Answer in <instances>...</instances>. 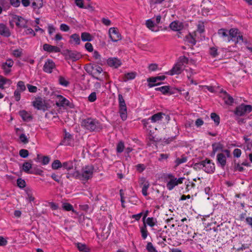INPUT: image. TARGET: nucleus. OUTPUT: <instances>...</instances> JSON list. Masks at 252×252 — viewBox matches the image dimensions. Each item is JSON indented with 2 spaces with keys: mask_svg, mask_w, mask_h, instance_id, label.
Instances as JSON below:
<instances>
[{
  "mask_svg": "<svg viewBox=\"0 0 252 252\" xmlns=\"http://www.w3.org/2000/svg\"><path fill=\"white\" fill-rule=\"evenodd\" d=\"M96 99V94L95 92L92 93L88 96V100L91 102H94Z\"/></svg>",
  "mask_w": 252,
  "mask_h": 252,
  "instance_id": "nucleus-57",
  "label": "nucleus"
},
{
  "mask_svg": "<svg viewBox=\"0 0 252 252\" xmlns=\"http://www.w3.org/2000/svg\"><path fill=\"white\" fill-rule=\"evenodd\" d=\"M109 36L113 42H117L122 38L118 29L116 28H110L109 29Z\"/></svg>",
  "mask_w": 252,
  "mask_h": 252,
  "instance_id": "nucleus-9",
  "label": "nucleus"
},
{
  "mask_svg": "<svg viewBox=\"0 0 252 252\" xmlns=\"http://www.w3.org/2000/svg\"><path fill=\"white\" fill-rule=\"evenodd\" d=\"M241 151L239 149H235L233 151V156L236 158H239L241 155Z\"/></svg>",
  "mask_w": 252,
  "mask_h": 252,
  "instance_id": "nucleus-62",
  "label": "nucleus"
},
{
  "mask_svg": "<svg viewBox=\"0 0 252 252\" xmlns=\"http://www.w3.org/2000/svg\"><path fill=\"white\" fill-rule=\"evenodd\" d=\"M58 80L59 84L63 87H67L69 84V81L63 76H60Z\"/></svg>",
  "mask_w": 252,
  "mask_h": 252,
  "instance_id": "nucleus-37",
  "label": "nucleus"
},
{
  "mask_svg": "<svg viewBox=\"0 0 252 252\" xmlns=\"http://www.w3.org/2000/svg\"><path fill=\"white\" fill-rule=\"evenodd\" d=\"M21 93H22L21 92H20L16 89L14 91L13 97L16 101H19L20 100Z\"/></svg>",
  "mask_w": 252,
  "mask_h": 252,
  "instance_id": "nucleus-49",
  "label": "nucleus"
},
{
  "mask_svg": "<svg viewBox=\"0 0 252 252\" xmlns=\"http://www.w3.org/2000/svg\"><path fill=\"white\" fill-rule=\"evenodd\" d=\"M10 4L14 7H18L20 5V0H10Z\"/></svg>",
  "mask_w": 252,
  "mask_h": 252,
  "instance_id": "nucleus-56",
  "label": "nucleus"
},
{
  "mask_svg": "<svg viewBox=\"0 0 252 252\" xmlns=\"http://www.w3.org/2000/svg\"><path fill=\"white\" fill-rule=\"evenodd\" d=\"M56 104L59 107L67 106L69 105V101L63 96L59 94L55 95Z\"/></svg>",
  "mask_w": 252,
  "mask_h": 252,
  "instance_id": "nucleus-10",
  "label": "nucleus"
},
{
  "mask_svg": "<svg viewBox=\"0 0 252 252\" xmlns=\"http://www.w3.org/2000/svg\"><path fill=\"white\" fill-rule=\"evenodd\" d=\"M125 148L124 143L122 141H120L117 145L116 148L117 152L119 153H121L123 152Z\"/></svg>",
  "mask_w": 252,
  "mask_h": 252,
  "instance_id": "nucleus-47",
  "label": "nucleus"
},
{
  "mask_svg": "<svg viewBox=\"0 0 252 252\" xmlns=\"http://www.w3.org/2000/svg\"><path fill=\"white\" fill-rule=\"evenodd\" d=\"M81 126L90 131L96 130L100 127L98 121L91 118L83 120L81 122Z\"/></svg>",
  "mask_w": 252,
  "mask_h": 252,
  "instance_id": "nucleus-2",
  "label": "nucleus"
},
{
  "mask_svg": "<svg viewBox=\"0 0 252 252\" xmlns=\"http://www.w3.org/2000/svg\"><path fill=\"white\" fill-rule=\"evenodd\" d=\"M157 91H160L163 94H166L169 90V87L168 86H164L160 87L155 88Z\"/></svg>",
  "mask_w": 252,
  "mask_h": 252,
  "instance_id": "nucleus-44",
  "label": "nucleus"
},
{
  "mask_svg": "<svg viewBox=\"0 0 252 252\" xmlns=\"http://www.w3.org/2000/svg\"><path fill=\"white\" fill-rule=\"evenodd\" d=\"M210 54L213 57H217L218 55L217 49L216 47H211L210 49Z\"/></svg>",
  "mask_w": 252,
  "mask_h": 252,
  "instance_id": "nucleus-52",
  "label": "nucleus"
},
{
  "mask_svg": "<svg viewBox=\"0 0 252 252\" xmlns=\"http://www.w3.org/2000/svg\"><path fill=\"white\" fill-rule=\"evenodd\" d=\"M60 30L63 32H67L69 30V27L66 24H62L60 25Z\"/></svg>",
  "mask_w": 252,
  "mask_h": 252,
  "instance_id": "nucleus-64",
  "label": "nucleus"
},
{
  "mask_svg": "<svg viewBox=\"0 0 252 252\" xmlns=\"http://www.w3.org/2000/svg\"><path fill=\"white\" fill-rule=\"evenodd\" d=\"M229 156L230 152L227 150H224L222 153L218 154L217 156L218 164L223 167L226 164V158L229 157Z\"/></svg>",
  "mask_w": 252,
  "mask_h": 252,
  "instance_id": "nucleus-8",
  "label": "nucleus"
},
{
  "mask_svg": "<svg viewBox=\"0 0 252 252\" xmlns=\"http://www.w3.org/2000/svg\"><path fill=\"white\" fill-rule=\"evenodd\" d=\"M183 66L181 65V63H179L178 62L175 64L173 68L168 72H166L165 74L173 75L174 74H179L182 72L184 69Z\"/></svg>",
  "mask_w": 252,
  "mask_h": 252,
  "instance_id": "nucleus-13",
  "label": "nucleus"
},
{
  "mask_svg": "<svg viewBox=\"0 0 252 252\" xmlns=\"http://www.w3.org/2000/svg\"><path fill=\"white\" fill-rule=\"evenodd\" d=\"M63 163L58 160L56 159L53 161L52 164V168L53 169L57 170L62 167Z\"/></svg>",
  "mask_w": 252,
  "mask_h": 252,
  "instance_id": "nucleus-41",
  "label": "nucleus"
},
{
  "mask_svg": "<svg viewBox=\"0 0 252 252\" xmlns=\"http://www.w3.org/2000/svg\"><path fill=\"white\" fill-rule=\"evenodd\" d=\"M16 87V90L21 92H24L26 89V86L25 84V83L22 81H18L17 83Z\"/></svg>",
  "mask_w": 252,
  "mask_h": 252,
  "instance_id": "nucleus-40",
  "label": "nucleus"
},
{
  "mask_svg": "<svg viewBox=\"0 0 252 252\" xmlns=\"http://www.w3.org/2000/svg\"><path fill=\"white\" fill-rule=\"evenodd\" d=\"M13 61L11 59L7 60L5 63H2V68L5 74H8L11 71V68L13 66Z\"/></svg>",
  "mask_w": 252,
  "mask_h": 252,
  "instance_id": "nucleus-19",
  "label": "nucleus"
},
{
  "mask_svg": "<svg viewBox=\"0 0 252 252\" xmlns=\"http://www.w3.org/2000/svg\"><path fill=\"white\" fill-rule=\"evenodd\" d=\"M169 27L172 31L179 32L183 29L184 25L181 22L174 21L170 23Z\"/></svg>",
  "mask_w": 252,
  "mask_h": 252,
  "instance_id": "nucleus-17",
  "label": "nucleus"
},
{
  "mask_svg": "<svg viewBox=\"0 0 252 252\" xmlns=\"http://www.w3.org/2000/svg\"><path fill=\"white\" fill-rule=\"evenodd\" d=\"M32 168V162H25L23 164L22 170L27 173H32V171H30Z\"/></svg>",
  "mask_w": 252,
  "mask_h": 252,
  "instance_id": "nucleus-30",
  "label": "nucleus"
},
{
  "mask_svg": "<svg viewBox=\"0 0 252 252\" xmlns=\"http://www.w3.org/2000/svg\"><path fill=\"white\" fill-rule=\"evenodd\" d=\"M221 94V96L223 98L225 103L228 105H231L233 103V98L226 92H222Z\"/></svg>",
  "mask_w": 252,
  "mask_h": 252,
  "instance_id": "nucleus-24",
  "label": "nucleus"
},
{
  "mask_svg": "<svg viewBox=\"0 0 252 252\" xmlns=\"http://www.w3.org/2000/svg\"><path fill=\"white\" fill-rule=\"evenodd\" d=\"M136 168L137 171L141 172L145 169L146 166L143 164H138L136 166Z\"/></svg>",
  "mask_w": 252,
  "mask_h": 252,
  "instance_id": "nucleus-61",
  "label": "nucleus"
},
{
  "mask_svg": "<svg viewBox=\"0 0 252 252\" xmlns=\"http://www.w3.org/2000/svg\"><path fill=\"white\" fill-rule=\"evenodd\" d=\"M141 184L142 186V193L144 196L148 195L147 190L150 187V184L145 178H142L141 180Z\"/></svg>",
  "mask_w": 252,
  "mask_h": 252,
  "instance_id": "nucleus-22",
  "label": "nucleus"
},
{
  "mask_svg": "<svg viewBox=\"0 0 252 252\" xmlns=\"http://www.w3.org/2000/svg\"><path fill=\"white\" fill-rule=\"evenodd\" d=\"M195 166L208 173H213L215 169L214 163L211 160L208 159L196 163Z\"/></svg>",
  "mask_w": 252,
  "mask_h": 252,
  "instance_id": "nucleus-4",
  "label": "nucleus"
},
{
  "mask_svg": "<svg viewBox=\"0 0 252 252\" xmlns=\"http://www.w3.org/2000/svg\"><path fill=\"white\" fill-rule=\"evenodd\" d=\"M81 39L83 41H91L93 40L92 35L88 32H84L81 33Z\"/></svg>",
  "mask_w": 252,
  "mask_h": 252,
  "instance_id": "nucleus-31",
  "label": "nucleus"
},
{
  "mask_svg": "<svg viewBox=\"0 0 252 252\" xmlns=\"http://www.w3.org/2000/svg\"><path fill=\"white\" fill-rule=\"evenodd\" d=\"M75 160H68L63 163L62 167L67 171H69L73 169L75 166Z\"/></svg>",
  "mask_w": 252,
  "mask_h": 252,
  "instance_id": "nucleus-25",
  "label": "nucleus"
},
{
  "mask_svg": "<svg viewBox=\"0 0 252 252\" xmlns=\"http://www.w3.org/2000/svg\"><path fill=\"white\" fill-rule=\"evenodd\" d=\"M13 21L14 22L16 26L20 28H26L27 25V20L23 17L17 15H15L13 17Z\"/></svg>",
  "mask_w": 252,
  "mask_h": 252,
  "instance_id": "nucleus-14",
  "label": "nucleus"
},
{
  "mask_svg": "<svg viewBox=\"0 0 252 252\" xmlns=\"http://www.w3.org/2000/svg\"><path fill=\"white\" fill-rule=\"evenodd\" d=\"M218 33L219 36L222 38L223 41L228 42H229V31L224 29H221L219 30Z\"/></svg>",
  "mask_w": 252,
  "mask_h": 252,
  "instance_id": "nucleus-18",
  "label": "nucleus"
},
{
  "mask_svg": "<svg viewBox=\"0 0 252 252\" xmlns=\"http://www.w3.org/2000/svg\"><path fill=\"white\" fill-rule=\"evenodd\" d=\"M148 68L151 71H155L157 70H160L158 68V65L156 63H151L149 65Z\"/></svg>",
  "mask_w": 252,
  "mask_h": 252,
  "instance_id": "nucleus-54",
  "label": "nucleus"
},
{
  "mask_svg": "<svg viewBox=\"0 0 252 252\" xmlns=\"http://www.w3.org/2000/svg\"><path fill=\"white\" fill-rule=\"evenodd\" d=\"M12 84V81L3 77L0 76V89H3L9 87Z\"/></svg>",
  "mask_w": 252,
  "mask_h": 252,
  "instance_id": "nucleus-21",
  "label": "nucleus"
},
{
  "mask_svg": "<svg viewBox=\"0 0 252 252\" xmlns=\"http://www.w3.org/2000/svg\"><path fill=\"white\" fill-rule=\"evenodd\" d=\"M56 68L55 63L51 59H48L45 62L43 67V70L47 73H51L54 69Z\"/></svg>",
  "mask_w": 252,
  "mask_h": 252,
  "instance_id": "nucleus-11",
  "label": "nucleus"
},
{
  "mask_svg": "<svg viewBox=\"0 0 252 252\" xmlns=\"http://www.w3.org/2000/svg\"><path fill=\"white\" fill-rule=\"evenodd\" d=\"M229 42L232 40L235 43H240L243 42V37L242 34L239 32L237 29H231L229 30Z\"/></svg>",
  "mask_w": 252,
  "mask_h": 252,
  "instance_id": "nucleus-6",
  "label": "nucleus"
},
{
  "mask_svg": "<svg viewBox=\"0 0 252 252\" xmlns=\"http://www.w3.org/2000/svg\"><path fill=\"white\" fill-rule=\"evenodd\" d=\"M25 28V30L23 32V33L24 34L31 35L32 36H34L35 35V33L32 29H31L30 28H28L27 27V25H26V28Z\"/></svg>",
  "mask_w": 252,
  "mask_h": 252,
  "instance_id": "nucleus-43",
  "label": "nucleus"
},
{
  "mask_svg": "<svg viewBox=\"0 0 252 252\" xmlns=\"http://www.w3.org/2000/svg\"><path fill=\"white\" fill-rule=\"evenodd\" d=\"M185 178L181 177L177 178L172 174H169L167 176L166 187L169 190H172L179 184L183 183Z\"/></svg>",
  "mask_w": 252,
  "mask_h": 252,
  "instance_id": "nucleus-5",
  "label": "nucleus"
},
{
  "mask_svg": "<svg viewBox=\"0 0 252 252\" xmlns=\"http://www.w3.org/2000/svg\"><path fill=\"white\" fill-rule=\"evenodd\" d=\"M70 42L76 45L80 44V38L79 34L74 33L70 36Z\"/></svg>",
  "mask_w": 252,
  "mask_h": 252,
  "instance_id": "nucleus-32",
  "label": "nucleus"
},
{
  "mask_svg": "<svg viewBox=\"0 0 252 252\" xmlns=\"http://www.w3.org/2000/svg\"><path fill=\"white\" fill-rule=\"evenodd\" d=\"M186 72H187V77L190 82V83L191 84H195L196 85L197 83L194 82L193 79L191 78V76L196 74V72L194 71L191 68L187 69L186 70Z\"/></svg>",
  "mask_w": 252,
  "mask_h": 252,
  "instance_id": "nucleus-34",
  "label": "nucleus"
},
{
  "mask_svg": "<svg viewBox=\"0 0 252 252\" xmlns=\"http://www.w3.org/2000/svg\"><path fill=\"white\" fill-rule=\"evenodd\" d=\"M32 105L35 108L38 110H45L46 107L45 101L40 97L35 98L32 102Z\"/></svg>",
  "mask_w": 252,
  "mask_h": 252,
  "instance_id": "nucleus-12",
  "label": "nucleus"
},
{
  "mask_svg": "<svg viewBox=\"0 0 252 252\" xmlns=\"http://www.w3.org/2000/svg\"><path fill=\"white\" fill-rule=\"evenodd\" d=\"M73 142L72 137L69 133H65L64 138L62 141V144L64 145H70Z\"/></svg>",
  "mask_w": 252,
  "mask_h": 252,
  "instance_id": "nucleus-27",
  "label": "nucleus"
},
{
  "mask_svg": "<svg viewBox=\"0 0 252 252\" xmlns=\"http://www.w3.org/2000/svg\"><path fill=\"white\" fill-rule=\"evenodd\" d=\"M102 71V68L100 66H96L93 67L92 74L93 77H94L96 79L100 80V79L98 78V75L100 74Z\"/></svg>",
  "mask_w": 252,
  "mask_h": 252,
  "instance_id": "nucleus-29",
  "label": "nucleus"
},
{
  "mask_svg": "<svg viewBox=\"0 0 252 252\" xmlns=\"http://www.w3.org/2000/svg\"><path fill=\"white\" fill-rule=\"evenodd\" d=\"M147 81L149 83V86L150 88L160 84V83H158V80L157 77L149 78L148 79Z\"/></svg>",
  "mask_w": 252,
  "mask_h": 252,
  "instance_id": "nucleus-36",
  "label": "nucleus"
},
{
  "mask_svg": "<svg viewBox=\"0 0 252 252\" xmlns=\"http://www.w3.org/2000/svg\"><path fill=\"white\" fill-rule=\"evenodd\" d=\"M179 63H181L182 66H183L184 67H185V64L188 63L194 64L195 63V61L192 59L189 60L188 58H186L185 56L180 57L178 61Z\"/></svg>",
  "mask_w": 252,
  "mask_h": 252,
  "instance_id": "nucleus-23",
  "label": "nucleus"
},
{
  "mask_svg": "<svg viewBox=\"0 0 252 252\" xmlns=\"http://www.w3.org/2000/svg\"><path fill=\"white\" fill-rule=\"evenodd\" d=\"M252 111V107L250 105L242 104L237 106L234 111V113L238 116H242Z\"/></svg>",
  "mask_w": 252,
  "mask_h": 252,
  "instance_id": "nucleus-7",
  "label": "nucleus"
},
{
  "mask_svg": "<svg viewBox=\"0 0 252 252\" xmlns=\"http://www.w3.org/2000/svg\"><path fill=\"white\" fill-rule=\"evenodd\" d=\"M77 247L78 250L81 252H89V250L86 247V245L82 243H78L77 244Z\"/></svg>",
  "mask_w": 252,
  "mask_h": 252,
  "instance_id": "nucleus-45",
  "label": "nucleus"
},
{
  "mask_svg": "<svg viewBox=\"0 0 252 252\" xmlns=\"http://www.w3.org/2000/svg\"><path fill=\"white\" fill-rule=\"evenodd\" d=\"M27 87L28 88V91L30 93H34L37 91V88L36 86H32L30 84H27Z\"/></svg>",
  "mask_w": 252,
  "mask_h": 252,
  "instance_id": "nucleus-51",
  "label": "nucleus"
},
{
  "mask_svg": "<svg viewBox=\"0 0 252 252\" xmlns=\"http://www.w3.org/2000/svg\"><path fill=\"white\" fill-rule=\"evenodd\" d=\"M157 221L156 218L149 217L146 219V225L147 224L150 227H153L157 224Z\"/></svg>",
  "mask_w": 252,
  "mask_h": 252,
  "instance_id": "nucleus-35",
  "label": "nucleus"
},
{
  "mask_svg": "<svg viewBox=\"0 0 252 252\" xmlns=\"http://www.w3.org/2000/svg\"><path fill=\"white\" fill-rule=\"evenodd\" d=\"M43 49L44 51L49 53H58L61 51L59 47L56 46L51 45L47 43L43 45Z\"/></svg>",
  "mask_w": 252,
  "mask_h": 252,
  "instance_id": "nucleus-20",
  "label": "nucleus"
},
{
  "mask_svg": "<svg viewBox=\"0 0 252 252\" xmlns=\"http://www.w3.org/2000/svg\"><path fill=\"white\" fill-rule=\"evenodd\" d=\"M107 63L109 66L116 68L121 65L122 62L117 58L111 57L107 59Z\"/></svg>",
  "mask_w": 252,
  "mask_h": 252,
  "instance_id": "nucleus-15",
  "label": "nucleus"
},
{
  "mask_svg": "<svg viewBox=\"0 0 252 252\" xmlns=\"http://www.w3.org/2000/svg\"><path fill=\"white\" fill-rule=\"evenodd\" d=\"M204 31V25L202 22H199L197 25V32L200 33L203 32Z\"/></svg>",
  "mask_w": 252,
  "mask_h": 252,
  "instance_id": "nucleus-55",
  "label": "nucleus"
},
{
  "mask_svg": "<svg viewBox=\"0 0 252 252\" xmlns=\"http://www.w3.org/2000/svg\"><path fill=\"white\" fill-rule=\"evenodd\" d=\"M140 232L142 238L144 240L146 239L148 236V232L145 222H144V226L140 228Z\"/></svg>",
  "mask_w": 252,
  "mask_h": 252,
  "instance_id": "nucleus-39",
  "label": "nucleus"
},
{
  "mask_svg": "<svg viewBox=\"0 0 252 252\" xmlns=\"http://www.w3.org/2000/svg\"><path fill=\"white\" fill-rule=\"evenodd\" d=\"M187 160L188 159L186 157H182L181 158H177L175 161V166H178L181 164L186 162Z\"/></svg>",
  "mask_w": 252,
  "mask_h": 252,
  "instance_id": "nucleus-42",
  "label": "nucleus"
},
{
  "mask_svg": "<svg viewBox=\"0 0 252 252\" xmlns=\"http://www.w3.org/2000/svg\"><path fill=\"white\" fill-rule=\"evenodd\" d=\"M94 168L92 165L83 166L80 171L75 170L72 176L76 179L83 181H87L93 177Z\"/></svg>",
  "mask_w": 252,
  "mask_h": 252,
  "instance_id": "nucleus-1",
  "label": "nucleus"
},
{
  "mask_svg": "<svg viewBox=\"0 0 252 252\" xmlns=\"http://www.w3.org/2000/svg\"><path fill=\"white\" fill-rule=\"evenodd\" d=\"M19 155L23 158H26L29 156V152L26 149H21L19 151Z\"/></svg>",
  "mask_w": 252,
  "mask_h": 252,
  "instance_id": "nucleus-50",
  "label": "nucleus"
},
{
  "mask_svg": "<svg viewBox=\"0 0 252 252\" xmlns=\"http://www.w3.org/2000/svg\"><path fill=\"white\" fill-rule=\"evenodd\" d=\"M164 116H166V118L167 119L169 117L166 115L165 114L159 112L153 115L150 118L151 122L153 123H159L162 121Z\"/></svg>",
  "mask_w": 252,
  "mask_h": 252,
  "instance_id": "nucleus-16",
  "label": "nucleus"
},
{
  "mask_svg": "<svg viewBox=\"0 0 252 252\" xmlns=\"http://www.w3.org/2000/svg\"><path fill=\"white\" fill-rule=\"evenodd\" d=\"M56 30L55 28L52 25H49L48 26V31L50 35H52L55 32Z\"/></svg>",
  "mask_w": 252,
  "mask_h": 252,
  "instance_id": "nucleus-63",
  "label": "nucleus"
},
{
  "mask_svg": "<svg viewBox=\"0 0 252 252\" xmlns=\"http://www.w3.org/2000/svg\"><path fill=\"white\" fill-rule=\"evenodd\" d=\"M146 25L147 27L153 32H157L158 30L156 29V24L151 19H148L146 21Z\"/></svg>",
  "mask_w": 252,
  "mask_h": 252,
  "instance_id": "nucleus-33",
  "label": "nucleus"
},
{
  "mask_svg": "<svg viewBox=\"0 0 252 252\" xmlns=\"http://www.w3.org/2000/svg\"><path fill=\"white\" fill-rule=\"evenodd\" d=\"M146 250L148 252H158L151 242H148L146 246Z\"/></svg>",
  "mask_w": 252,
  "mask_h": 252,
  "instance_id": "nucleus-46",
  "label": "nucleus"
},
{
  "mask_svg": "<svg viewBox=\"0 0 252 252\" xmlns=\"http://www.w3.org/2000/svg\"><path fill=\"white\" fill-rule=\"evenodd\" d=\"M17 184L18 186L20 188H24L26 186L25 180L20 178L17 179Z\"/></svg>",
  "mask_w": 252,
  "mask_h": 252,
  "instance_id": "nucleus-53",
  "label": "nucleus"
},
{
  "mask_svg": "<svg viewBox=\"0 0 252 252\" xmlns=\"http://www.w3.org/2000/svg\"><path fill=\"white\" fill-rule=\"evenodd\" d=\"M135 77V74L133 72L128 73L125 75L126 80L133 79Z\"/></svg>",
  "mask_w": 252,
  "mask_h": 252,
  "instance_id": "nucleus-59",
  "label": "nucleus"
},
{
  "mask_svg": "<svg viewBox=\"0 0 252 252\" xmlns=\"http://www.w3.org/2000/svg\"><path fill=\"white\" fill-rule=\"evenodd\" d=\"M119 113L121 118L123 121L126 120L127 117V107L125 100L120 94H118Z\"/></svg>",
  "mask_w": 252,
  "mask_h": 252,
  "instance_id": "nucleus-3",
  "label": "nucleus"
},
{
  "mask_svg": "<svg viewBox=\"0 0 252 252\" xmlns=\"http://www.w3.org/2000/svg\"><path fill=\"white\" fill-rule=\"evenodd\" d=\"M19 113V115L24 121L29 122L32 119L31 114L25 110H21Z\"/></svg>",
  "mask_w": 252,
  "mask_h": 252,
  "instance_id": "nucleus-26",
  "label": "nucleus"
},
{
  "mask_svg": "<svg viewBox=\"0 0 252 252\" xmlns=\"http://www.w3.org/2000/svg\"><path fill=\"white\" fill-rule=\"evenodd\" d=\"M0 34L5 37H8L10 35L8 28L3 24H0Z\"/></svg>",
  "mask_w": 252,
  "mask_h": 252,
  "instance_id": "nucleus-28",
  "label": "nucleus"
},
{
  "mask_svg": "<svg viewBox=\"0 0 252 252\" xmlns=\"http://www.w3.org/2000/svg\"><path fill=\"white\" fill-rule=\"evenodd\" d=\"M62 207L63 210L66 211H72L73 213H76L74 210L72 205L69 203L64 202L63 203Z\"/></svg>",
  "mask_w": 252,
  "mask_h": 252,
  "instance_id": "nucleus-38",
  "label": "nucleus"
},
{
  "mask_svg": "<svg viewBox=\"0 0 252 252\" xmlns=\"http://www.w3.org/2000/svg\"><path fill=\"white\" fill-rule=\"evenodd\" d=\"M211 119L214 121L217 125H218L220 123V117L216 113H213L211 114Z\"/></svg>",
  "mask_w": 252,
  "mask_h": 252,
  "instance_id": "nucleus-48",
  "label": "nucleus"
},
{
  "mask_svg": "<svg viewBox=\"0 0 252 252\" xmlns=\"http://www.w3.org/2000/svg\"><path fill=\"white\" fill-rule=\"evenodd\" d=\"M19 138L21 141L24 143H27L29 141L27 136L25 134H21Z\"/></svg>",
  "mask_w": 252,
  "mask_h": 252,
  "instance_id": "nucleus-60",
  "label": "nucleus"
},
{
  "mask_svg": "<svg viewBox=\"0 0 252 252\" xmlns=\"http://www.w3.org/2000/svg\"><path fill=\"white\" fill-rule=\"evenodd\" d=\"M187 41L192 45H195L196 43L195 39L193 37L192 35L190 34L187 36Z\"/></svg>",
  "mask_w": 252,
  "mask_h": 252,
  "instance_id": "nucleus-58",
  "label": "nucleus"
}]
</instances>
